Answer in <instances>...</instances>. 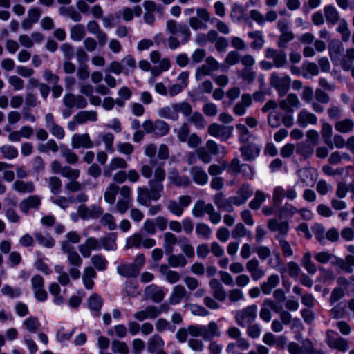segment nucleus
Here are the masks:
<instances>
[{
    "mask_svg": "<svg viewBox=\"0 0 354 354\" xmlns=\"http://www.w3.org/2000/svg\"><path fill=\"white\" fill-rule=\"evenodd\" d=\"M145 263V257L143 254H139L136 256L133 263L121 264L118 266V273L127 278L136 277L140 270Z\"/></svg>",
    "mask_w": 354,
    "mask_h": 354,
    "instance_id": "nucleus-1",
    "label": "nucleus"
},
{
    "mask_svg": "<svg viewBox=\"0 0 354 354\" xmlns=\"http://www.w3.org/2000/svg\"><path fill=\"white\" fill-rule=\"evenodd\" d=\"M166 30L170 35H175L176 37L180 39L183 44L187 43L190 39L191 31L185 24L178 23L174 20L169 19L167 21Z\"/></svg>",
    "mask_w": 354,
    "mask_h": 354,
    "instance_id": "nucleus-2",
    "label": "nucleus"
},
{
    "mask_svg": "<svg viewBox=\"0 0 354 354\" xmlns=\"http://www.w3.org/2000/svg\"><path fill=\"white\" fill-rule=\"evenodd\" d=\"M150 164L151 165H145L141 167L142 175L147 178H149L153 173V167H155L153 178L149 181H154V183H162L165 178L163 164L156 165V161L153 160L150 161Z\"/></svg>",
    "mask_w": 354,
    "mask_h": 354,
    "instance_id": "nucleus-3",
    "label": "nucleus"
},
{
    "mask_svg": "<svg viewBox=\"0 0 354 354\" xmlns=\"http://www.w3.org/2000/svg\"><path fill=\"white\" fill-rule=\"evenodd\" d=\"M268 122L272 128H277L281 123L286 127H291L294 124V118L290 113L283 114L279 111L273 110L268 116Z\"/></svg>",
    "mask_w": 354,
    "mask_h": 354,
    "instance_id": "nucleus-4",
    "label": "nucleus"
},
{
    "mask_svg": "<svg viewBox=\"0 0 354 354\" xmlns=\"http://www.w3.org/2000/svg\"><path fill=\"white\" fill-rule=\"evenodd\" d=\"M257 313V305L248 306L236 312L235 315L236 322L240 326L245 327L255 320Z\"/></svg>",
    "mask_w": 354,
    "mask_h": 354,
    "instance_id": "nucleus-5",
    "label": "nucleus"
},
{
    "mask_svg": "<svg viewBox=\"0 0 354 354\" xmlns=\"http://www.w3.org/2000/svg\"><path fill=\"white\" fill-rule=\"evenodd\" d=\"M143 8L145 9V13L143 15L144 21L149 26L154 24L156 13L162 16L164 12V8L160 5H157L153 1L151 0L144 1Z\"/></svg>",
    "mask_w": 354,
    "mask_h": 354,
    "instance_id": "nucleus-6",
    "label": "nucleus"
},
{
    "mask_svg": "<svg viewBox=\"0 0 354 354\" xmlns=\"http://www.w3.org/2000/svg\"><path fill=\"white\" fill-rule=\"evenodd\" d=\"M297 197V192L295 187H288L286 189L281 186H277L273 189L272 202L276 207L279 206L282 200L286 198L288 200H295Z\"/></svg>",
    "mask_w": 354,
    "mask_h": 354,
    "instance_id": "nucleus-7",
    "label": "nucleus"
},
{
    "mask_svg": "<svg viewBox=\"0 0 354 354\" xmlns=\"http://www.w3.org/2000/svg\"><path fill=\"white\" fill-rule=\"evenodd\" d=\"M270 84L278 91L280 96H283L290 88L291 79L288 75L279 77L277 73H272L270 77Z\"/></svg>",
    "mask_w": 354,
    "mask_h": 354,
    "instance_id": "nucleus-8",
    "label": "nucleus"
},
{
    "mask_svg": "<svg viewBox=\"0 0 354 354\" xmlns=\"http://www.w3.org/2000/svg\"><path fill=\"white\" fill-rule=\"evenodd\" d=\"M5 131L9 132L8 139L12 142H18L22 138L29 139L34 133L33 129L28 125L22 126L19 130L12 131L9 125L5 127Z\"/></svg>",
    "mask_w": 354,
    "mask_h": 354,
    "instance_id": "nucleus-9",
    "label": "nucleus"
},
{
    "mask_svg": "<svg viewBox=\"0 0 354 354\" xmlns=\"http://www.w3.org/2000/svg\"><path fill=\"white\" fill-rule=\"evenodd\" d=\"M337 333L332 330L326 332V344L333 349L338 350L341 352H345L348 348V341L340 337H335Z\"/></svg>",
    "mask_w": 354,
    "mask_h": 354,
    "instance_id": "nucleus-10",
    "label": "nucleus"
},
{
    "mask_svg": "<svg viewBox=\"0 0 354 354\" xmlns=\"http://www.w3.org/2000/svg\"><path fill=\"white\" fill-rule=\"evenodd\" d=\"M64 105L68 109H84L87 106L86 99L82 95H75L72 93H67L63 99Z\"/></svg>",
    "mask_w": 354,
    "mask_h": 354,
    "instance_id": "nucleus-11",
    "label": "nucleus"
},
{
    "mask_svg": "<svg viewBox=\"0 0 354 354\" xmlns=\"http://www.w3.org/2000/svg\"><path fill=\"white\" fill-rule=\"evenodd\" d=\"M253 190L249 184L242 185L236 192V195L230 197L228 202L234 205H241L252 195Z\"/></svg>",
    "mask_w": 354,
    "mask_h": 354,
    "instance_id": "nucleus-12",
    "label": "nucleus"
},
{
    "mask_svg": "<svg viewBox=\"0 0 354 354\" xmlns=\"http://www.w3.org/2000/svg\"><path fill=\"white\" fill-rule=\"evenodd\" d=\"M265 56L267 59H272L276 68H282L287 64L286 54L282 50L268 48L266 49Z\"/></svg>",
    "mask_w": 354,
    "mask_h": 354,
    "instance_id": "nucleus-13",
    "label": "nucleus"
},
{
    "mask_svg": "<svg viewBox=\"0 0 354 354\" xmlns=\"http://www.w3.org/2000/svg\"><path fill=\"white\" fill-rule=\"evenodd\" d=\"M279 107L287 113L292 115L293 108L299 109L301 106V103L297 95L295 93H289L285 99L279 101Z\"/></svg>",
    "mask_w": 354,
    "mask_h": 354,
    "instance_id": "nucleus-14",
    "label": "nucleus"
},
{
    "mask_svg": "<svg viewBox=\"0 0 354 354\" xmlns=\"http://www.w3.org/2000/svg\"><path fill=\"white\" fill-rule=\"evenodd\" d=\"M103 212L100 206L93 205L89 207L85 205L79 206V214L83 220L95 219L99 217Z\"/></svg>",
    "mask_w": 354,
    "mask_h": 354,
    "instance_id": "nucleus-15",
    "label": "nucleus"
},
{
    "mask_svg": "<svg viewBox=\"0 0 354 354\" xmlns=\"http://www.w3.org/2000/svg\"><path fill=\"white\" fill-rule=\"evenodd\" d=\"M62 251L67 254L68 261L71 266L80 267L82 260L74 247L68 241H63L62 243Z\"/></svg>",
    "mask_w": 354,
    "mask_h": 354,
    "instance_id": "nucleus-16",
    "label": "nucleus"
},
{
    "mask_svg": "<svg viewBox=\"0 0 354 354\" xmlns=\"http://www.w3.org/2000/svg\"><path fill=\"white\" fill-rule=\"evenodd\" d=\"M78 249L84 258H88L91 256L93 250H100L101 245L100 241L95 238L89 237L84 243L79 245Z\"/></svg>",
    "mask_w": 354,
    "mask_h": 354,
    "instance_id": "nucleus-17",
    "label": "nucleus"
},
{
    "mask_svg": "<svg viewBox=\"0 0 354 354\" xmlns=\"http://www.w3.org/2000/svg\"><path fill=\"white\" fill-rule=\"evenodd\" d=\"M71 146L73 149H90L93 147L94 143L88 133H75L71 138Z\"/></svg>",
    "mask_w": 354,
    "mask_h": 354,
    "instance_id": "nucleus-18",
    "label": "nucleus"
},
{
    "mask_svg": "<svg viewBox=\"0 0 354 354\" xmlns=\"http://www.w3.org/2000/svg\"><path fill=\"white\" fill-rule=\"evenodd\" d=\"M44 40V36L39 32H32L30 35L22 34L19 37L20 44L26 48H32L35 44H41Z\"/></svg>",
    "mask_w": 354,
    "mask_h": 354,
    "instance_id": "nucleus-19",
    "label": "nucleus"
},
{
    "mask_svg": "<svg viewBox=\"0 0 354 354\" xmlns=\"http://www.w3.org/2000/svg\"><path fill=\"white\" fill-rule=\"evenodd\" d=\"M245 267L254 281L259 280L266 274L265 270L260 266L259 260L256 258H253L247 261Z\"/></svg>",
    "mask_w": 354,
    "mask_h": 354,
    "instance_id": "nucleus-20",
    "label": "nucleus"
},
{
    "mask_svg": "<svg viewBox=\"0 0 354 354\" xmlns=\"http://www.w3.org/2000/svg\"><path fill=\"white\" fill-rule=\"evenodd\" d=\"M318 121L317 117L306 109H301L297 115V123L300 127H306L308 125H315Z\"/></svg>",
    "mask_w": 354,
    "mask_h": 354,
    "instance_id": "nucleus-21",
    "label": "nucleus"
},
{
    "mask_svg": "<svg viewBox=\"0 0 354 354\" xmlns=\"http://www.w3.org/2000/svg\"><path fill=\"white\" fill-rule=\"evenodd\" d=\"M333 266H337L344 272L351 274L353 272L354 256L348 254L345 257V259L335 256Z\"/></svg>",
    "mask_w": 354,
    "mask_h": 354,
    "instance_id": "nucleus-22",
    "label": "nucleus"
},
{
    "mask_svg": "<svg viewBox=\"0 0 354 354\" xmlns=\"http://www.w3.org/2000/svg\"><path fill=\"white\" fill-rule=\"evenodd\" d=\"M127 162L121 157H114L111 159L109 163L104 168V175L111 176L113 171L117 169H125L127 168Z\"/></svg>",
    "mask_w": 354,
    "mask_h": 354,
    "instance_id": "nucleus-23",
    "label": "nucleus"
},
{
    "mask_svg": "<svg viewBox=\"0 0 354 354\" xmlns=\"http://www.w3.org/2000/svg\"><path fill=\"white\" fill-rule=\"evenodd\" d=\"M268 228L270 232H278L277 236L285 237L288 234L290 227L288 221L279 222L275 218H271L268 221Z\"/></svg>",
    "mask_w": 354,
    "mask_h": 354,
    "instance_id": "nucleus-24",
    "label": "nucleus"
},
{
    "mask_svg": "<svg viewBox=\"0 0 354 354\" xmlns=\"http://www.w3.org/2000/svg\"><path fill=\"white\" fill-rule=\"evenodd\" d=\"M170 66L169 59L165 57L161 59L159 66L151 67L150 70L151 77L148 80L149 84L151 85L155 84L156 77L160 75L162 72L168 71Z\"/></svg>",
    "mask_w": 354,
    "mask_h": 354,
    "instance_id": "nucleus-25",
    "label": "nucleus"
},
{
    "mask_svg": "<svg viewBox=\"0 0 354 354\" xmlns=\"http://www.w3.org/2000/svg\"><path fill=\"white\" fill-rule=\"evenodd\" d=\"M145 295L154 302L159 303L164 299L165 292L162 288L151 284L145 288Z\"/></svg>",
    "mask_w": 354,
    "mask_h": 354,
    "instance_id": "nucleus-26",
    "label": "nucleus"
},
{
    "mask_svg": "<svg viewBox=\"0 0 354 354\" xmlns=\"http://www.w3.org/2000/svg\"><path fill=\"white\" fill-rule=\"evenodd\" d=\"M161 310L154 306H149L145 310L135 313L134 317L140 322H142L147 319H155L161 313Z\"/></svg>",
    "mask_w": 354,
    "mask_h": 354,
    "instance_id": "nucleus-27",
    "label": "nucleus"
},
{
    "mask_svg": "<svg viewBox=\"0 0 354 354\" xmlns=\"http://www.w3.org/2000/svg\"><path fill=\"white\" fill-rule=\"evenodd\" d=\"M41 205V197L37 195L30 196L19 203L20 210L27 214L30 209H38Z\"/></svg>",
    "mask_w": 354,
    "mask_h": 354,
    "instance_id": "nucleus-28",
    "label": "nucleus"
},
{
    "mask_svg": "<svg viewBox=\"0 0 354 354\" xmlns=\"http://www.w3.org/2000/svg\"><path fill=\"white\" fill-rule=\"evenodd\" d=\"M240 151L243 160L245 161L253 160L260 153V149L252 144L241 147Z\"/></svg>",
    "mask_w": 354,
    "mask_h": 354,
    "instance_id": "nucleus-29",
    "label": "nucleus"
},
{
    "mask_svg": "<svg viewBox=\"0 0 354 354\" xmlns=\"http://www.w3.org/2000/svg\"><path fill=\"white\" fill-rule=\"evenodd\" d=\"M186 290L185 288L181 286V285H176L175 286L172 291L171 292V295L169 296V303L171 305H176L180 303V301L183 300V299L186 295Z\"/></svg>",
    "mask_w": 354,
    "mask_h": 354,
    "instance_id": "nucleus-30",
    "label": "nucleus"
},
{
    "mask_svg": "<svg viewBox=\"0 0 354 354\" xmlns=\"http://www.w3.org/2000/svg\"><path fill=\"white\" fill-rule=\"evenodd\" d=\"M13 190L21 194H30L35 191V185L31 181L16 180L12 185Z\"/></svg>",
    "mask_w": 354,
    "mask_h": 354,
    "instance_id": "nucleus-31",
    "label": "nucleus"
},
{
    "mask_svg": "<svg viewBox=\"0 0 354 354\" xmlns=\"http://www.w3.org/2000/svg\"><path fill=\"white\" fill-rule=\"evenodd\" d=\"M159 271L167 282L171 284L178 282L180 279V276L178 272L169 270V267L166 265H160L159 266Z\"/></svg>",
    "mask_w": 354,
    "mask_h": 354,
    "instance_id": "nucleus-32",
    "label": "nucleus"
},
{
    "mask_svg": "<svg viewBox=\"0 0 354 354\" xmlns=\"http://www.w3.org/2000/svg\"><path fill=\"white\" fill-rule=\"evenodd\" d=\"M324 12L327 22L332 25L341 20L338 10L332 5L326 6L324 8Z\"/></svg>",
    "mask_w": 354,
    "mask_h": 354,
    "instance_id": "nucleus-33",
    "label": "nucleus"
},
{
    "mask_svg": "<svg viewBox=\"0 0 354 354\" xmlns=\"http://www.w3.org/2000/svg\"><path fill=\"white\" fill-rule=\"evenodd\" d=\"M279 283V277L277 274L270 275L267 280L264 281L261 289L264 295H270L273 288H276Z\"/></svg>",
    "mask_w": 354,
    "mask_h": 354,
    "instance_id": "nucleus-34",
    "label": "nucleus"
},
{
    "mask_svg": "<svg viewBox=\"0 0 354 354\" xmlns=\"http://www.w3.org/2000/svg\"><path fill=\"white\" fill-rule=\"evenodd\" d=\"M335 129L337 131L342 133H348L354 129V122L350 118L338 120L335 123Z\"/></svg>",
    "mask_w": 354,
    "mask_h": 354,
    "instance_id": "nucleus-35",
    "label": "nucleus"
},
{
    "mask_svg": "<svg viewBox=\"0 0 354 354\" xmlns=\"http://www.w3.org/2000/svg\"><path fill=\"white\" fill-rule=\"evenodd\" d=\"M102 305L103 299L96 293H93L88 299V308L96 315H99Z\"/></svg>",
    "mask_w": 354,
    "mask_h": 354,
    "instance_id": "nucleus-36",
    "label": "nucleus"
},
{
    "mask_svg": "<svg viewBox=\"0 0 354 354\" xmlns=\"http://www.w3.org/2000/svg\"><path fill=\"white\" fill-rule=\"evenodd\" d=\"M164 346V340L158 335L152 336L147 342V349L150 353H155L156 351L162 350Z\"/></svg>",
    "mask_w": 354,
    "mask_h": 354,
    "instance_id": "nucleus-37",
    "label": "nucleus"
},
{
    "mask_svg": "<svg viewBox=\"0 0 354 354\" xmlns=\"http://www.w3.org/2000/svg\"><path fill=\"white\" fill-rule=\"evenodd\" d=\"M96 272L92 267H86L84 270L82 281L86 289L91 290L94 286L93 279L96 277Z\"/></svg>",
    "mask_w": 354,
    "mask_h": 354,
    "instance_id": "nucleus-38",
    "label": "nucleus"
},
{
    "mask_svg": "<svg viewBox=\"0 0 354 354\" xmlns=\"http://www.w3.org/2000/svg\"><path fill=\"white\" fill-rule=\"evenodd\" d=\"M211 211H212V205L206 204L203 201H198L192 209V214L195 217H202Z\"/></svg>",
    "mask_w": 354,
    "mask_h": 354,
    "instance_id": "nucleus-39",
    "label": "nucleus"
},
{
    "mask_svg": "<svg viewBox=\"0 0 354 354\" xmlns=\"http://www.w3.org/2000/svg\"><path fill=\"white\" fill-rule=\"evenodd\" d=\"M248 37L253 39L250 44V47L254 50H259L263 48L265 40L263 34L259 30L251 31L248 33Z\"/></svg>",
    "mask_w": 354,
    "mask_h": 354,
    "instance_id": "nucleus-40",
    "label": "nucleus"
},
{
    "mask_svg": "<svg viewBox=\"0 0 354 354\" xmlns=\"http://www.w3.org/2000/svg\"><path fill=\"white\" fill-rule=\"evenodd\" d=\"M74 120L78 124H83L87 121L95 122L97 120V113L94 111H80L75 117Z\"/></svg>",
    "mask_w": 354,
    "mask_h": 354,
    "instance_id": "nucleus-41",
    "label": "nucleus"
},
{
    "mask_svg": "<svg viewBox=\"0 0 354 354\" xmlns=\"http://www.w3.org/2000/svg\"><path fill=\"white\" fill-rule=\"evenodd\" d=\"M241 54L236 50H232L229 52L225 58L224 64H223V71H227L232 66L236 65L240 62Z\"/></svg>",
    "mask_w": 354,
    "mask_h": 354,
    "instance_id": "nucleus-42",
    "label": "nucleus"
},
{
    "mask_svg": "<svg viewBox=\"0 0 354 354\" xmlns=\"http://www.w3.org/2000/svg\"><path fill=\"white\" fill-rule=\"evenodd\" d=\"M142 13L141 6L137 5L132 8L126 7L122 11V19L126 21H131L134 16L140 17Z\"/></svg>",
    "mask_w": 354,
    "mask_h": 354,
    "instance_id": "nucleus-43",
    "label": "nucleus"
},
{
    "mask_svg": "<svg viewBox=\"0 0 354 354\" xmlns=\"http://www.w3.org/2000/svg\"><path fill=\"white\" fill-rule=\"evenodd\" d=\"M321 135L326 145L331 149H333L331 137L333 136L332 126L328 122H323L322 124Z\"/></svg>",
    "mask_w": 354,
    "mask_h": 354,
    "instance_id": "nucleus-44",
    "label": "nucleus"
},
{
    "mask_svg": "<svg viewBox=\"0 0 354 354\" xmlns=\"http://www.w3.org/2000/svg\"><path fill=\"white\" fill-rule=\"evenodd\" d=\"M193 180L198 185H203L207 183V174L200 167H194L191 169Z\"/></svg>",
    "mask_w": 354,
    "mask_h": 354,
    "instance_id": "nucleus-45",
    "label": "nucleus"
},
{
    "mask_svg": "<svg viewBox=\"0 0 354 354\" xmlns=\"http://www.w3.org/2000/svg\"><path fill=\"white\" fill-rule=\"evenodd\" d=\"M158 115L162 118L177 120L178 114L176 113L175 104H171L170 106H164L159 109Z\"/></svg>",
    "mask_w": 354,
    "mask_h": 354,
    "instance_id": "nucleus-46",
    "label": "nucleus"
},
{
    "mask_svg": "<svg viewBox=\"0 0 354 354\" xmlns=\"http://www.w3.org/2000/svg\"><path fill=\"white\" fill-rule=\"evenodd\" d=\"M118 191L119 187L118 185L113 183H110L104 194V201L109 204H113Z\"/></svg>",
    "mask_w": 354,
    "mask_h": 354,
    "instance_id": "nucleus-47",
    "label": "nucleus"
},
{
    "mask_svg": "<svg viewBox=\"0 0 354 354\" xmlns=\"http://www.w3.org/2000/svg\"><path fill=\"white\" fill-rule=\"evenodd\" d=\"M354 61V48L346 49L344 55L341 60V67L345 71H348L350 66Z\"/></svg>",
    "mask_w": 354,
    "mask_h": 354,
    "instance_id": "nucleus-48",
    "label": "nucleus"
},
{
    "mask_svg": "<svg viewBox=\"0 0 354 354\" xmlns=\"http://www.w3.org/2000/svg\"><path fill=\"white\" fill-rule=\"evenodd\" d=\"M168 180L171 183L176 186H186L189 184V178L187 177L180 176L178 173L173 169L169 173Z\"/></svg>",
    "mask_w": 354,
    "mask_h": 354,
    "instance_id": "nucleus-49",
    "label": "nucleus"
},
{
    "mask_svg": "<svg viewBox=\"0 0 354 354\" xmlns=\"http://www.w3.org/2000/svg\"><path fill=\"white\" fill-rule=\"evenodd\" d=\"M85 28L82 24L73 26L70 30L71 39L75 41H80L85 36Z\"/></svg>",
    "mask_w": 354,
    "mask_h": 354,
    "instance_id": "nucleus-50",
    "label": "nucleus"
},
{
    "mask_svg": "<svg viewBox=\"0 0 354 354\" xmlns=\"http://www.w3.org/2000/svg\"><path fill=\"white\" fill-rule=\"evenodd\" d=\"M122 65L123 66V73L129 75L132 74L136 68V62L132 56L127 55L122 59Z\"/></svg>",
    "mask_w": 354,
    "mask_h": 354,
    "instance_id": "nucleus-51",
    "label": "nucleus"
},
{
    "mask_svg": "<svg viewBox=\"0 0 354 354\" xmlns=\"http://www.w3.org/2000/svg\"><path fill=\"white\" fill-rule=\"evenodd\" d=\"M266 200V194L261 190H257L254 198L249 203V207L253 210H257Z\"/></svg>",
    "mask_w": 354,
    "mask_h": 354,
    "instance_id": "nucleus-52",
    "label": "nucleus"
},
{
    "mask_svg": "<svg viewBox=\"0 0 354 354\" xmlns=\"http://www.w3.org/2000/svg\"><path fill=\"white\" fill-rule=\"evenodd\" d=\"M59 12L62 16L68 17L75 22L80 21L82 19L81 15L73 7L62 6L59 8Z\"/></svg>",
    "mask_w": 354,
    "mask_h": 354,
    "instance_id": "nucleus-53",
    "label": "nucleus"
},
{
    "mask_svg": "<svg viewBox=\"0 0 354 354\" xmlns=\"http://www.w3.org/2000/svg\"><path fill=\"white\" fill-rule=\"evenodd\" d=\"M275 239L279 241V247L285 257H292L294 254L290 243L281 236H275Z\"/></svg>",
    "mask_w": 354,
    "mask_h": 354,
    "instance_id": "nucleus-54",
    "label": "nucleus"
},
{
    "mask_svg": "<svg viewBox=\"0 0 354 354\" xmlns=\"http://www.w3.org/2000/svg\"><path fill=\"white\" fill-rule=\"evenodd\" d=\"M196 15L197 17L205 24L209 21L212 23L216 22V26L218 30H221V22L215 18L211 19L209 12L205 8H197Z\"/></svg>",
    "mask_w": 354,
    "mask_h": 354,
    "instance_id": "nucleus-55",
    "label": "nucleus"
},
{
    "mask_svg": "<svg viewBox=\"0 0 354 354\" xmlns=\"http://www.w3.org/2000/svg\"><path fill=\"white\" fill-rule=\"evenodd\" d=\"M35 237L39 244L46 248H52L55 243V240L48 234L37 232Z\"/></svg>",
    "mask_w": 354,
    "mask_h": 354,
    "instance_id": "nucleus-56",
    "label": "nucleus"
},
{
    "mask_svg": "<svg viewBox=\"0 0 354 354\" xmlns=\"http://www.w3.org/2000/svg\"><path fill=\"white\" fill-rule=\"evenodd\" d=\"M335 255L328 251H322L315 254V259L319 263L325 264L328 262L333 265Z\"/></svg>",
    "mask_w": 354,
    "mask_h": 354,
    "instance_id": "nucleus-57",
    "label": "nucleus"
},
{
    "mask_svg": "<svg viewBox=\"0 0 354 354\" xmlns=\"http://www.w3.org/2000/svg\"><path fill=\"white\" fill-rule=\"evenodd\" d=\"M150 186L149 194L153 201H158L161 197V193L163 191V185L162 183H154V181H149Z\"/></svg>",
    "mask_w": 354,
    "mask_h": 354,
    "instance_id": "nucleus-58",
    "label": "nucleus"
},
{
    "mask_svg": "<svg viewBox=\"0 0 354 354\" xmlns=\"http://www.w3.org/2000/svg\"><path fill=\"white\" fill-rule=\"evenodd\" d=\"M274 259H270L268 261V265L278 270L281 274H284L286 272V268L284 267V262L281 257V255L279 252L274 254Z\"/></svg>",
    "mask_w": 354,
    "mask_h": 354,
    "instance_id": "nucleus-59",
    "label": "nucleus"
},
{
    "mask_svg": "<svg viewBox=\"0 0 354 354\" xmlns=\"http://www.w3.org/2000/svg\"><path fill=\"white\" fill-rule=\"evenodd\" d=\"M168 263L172 268L184 267L187 260L182 254H171L168 257Z\"/></svg>",
    "mask_w": 354,
    "mask_h": 354,
    "instance_id": "nucleus-60",
    "label": "nucleus"
},
{
    "mask_svg": "<svg viewBox=\"0 0 354 354\" xmlns=\"http://www.w3.org/2000/svg\"><path fill=\"white\" fill-rule=\"evenodd\" d=\"M301 266L310 274H314L317 272V267L311 260V255L306 252L301 260Z\"/></svg>",
    "mask_w": 354,
    "mask_h": 354,
    "instance_id": "nucleus-61",
    "label": "nucleus"
},
{
    "mask_svg": "<svg viewBox=\"0 0 354 354\" xmlns=\"http://www.w3.org/2000/svg\"><path fill=\"white\" fill-rule=\"evenodd\" d=\"M337 30L341 34L342 40L343 41L346 42L349 40L351 37V32L348 28V23L344 19H342L340 21H339Z\"/></svg>",
    "mask_w": 354,
    "mask_h": 354,
    "instance_id": "nucleus-62",
    "label": "nucleus"
},
{
    "mask_svg": "<svg viewBox=\"0 0 354 354\" xmlns=\"http://www.w3.org/2000/svg\"><path fill=\"white\" fill-rule=\"evenodd\" d=\"M111 350L116 354H129V348L124 342L113 340L111 343Z\"/></svg>",
    "mask_w": 354,
    "mask_h": 354,
    "instance_id": "nucleus-63",
    "label": "nucleus"
},
{
    "mask_svg": "<svg viewBox=\"0 0 354 354\" xmlns=\"http://www.w3.org/2000/svg\"><path fill=\"white\" fill-rule=\"evenodd\" d=\"M91 263L99 271L105 270L107 268L108 261L101 254H95L91 257Z\"/></svg>",
    "mask_w": 354,
    "mask_h": 354,
    "instance_id": "nucleus-64",
    "label": "nucleus"
}]
</instances>
